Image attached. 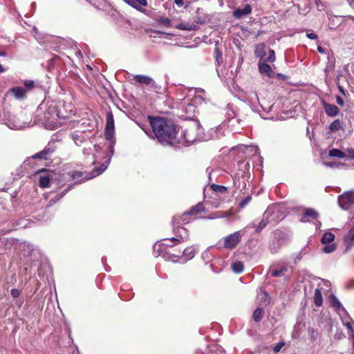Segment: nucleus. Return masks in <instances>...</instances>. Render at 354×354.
Listing matches in <instances>:
<instances>
[{
  "mask_svg": "<svg viewBox=\"0 0 354 354\" xmlns=\"http://www.w3.org/2000/svg\"><path fill=\"white\" fill-rule=\"evenodd\" d=\"M115 125L113 115L111 111L106 113V122L104 129V136L109 142L108 145H95L93 153V161L92 165L101 164L104 160L109 159V164L114 152V145L115 143Z\"/></svg>",
  "mask_w": 354,
  "mask_h": 354,
  "instance_id": "obj_1",
  "label": "nucleus"
},
{
  "mask_svg": "<svg viewBox=\"0 0 354 354\" xmlns=\"http://www.w3.org/2000/svg\"><path fill=\"white\" fill-rule=\"evenodd\" d=\"M150 123L153 132L160 144L174 145L177 132L176 126L171 121L156 117L150 118Z\"/></svg>",
  "mask_w": 354,
  "mask_h": 354,
  "instance_id": "obj_2",
  "label": "nucleus"
},
{
  "mask_svg": "<svg viewBox=\"0 0 354 354\" xmlns=\"http://www.w3.org/2000/svg\"><path fill=\"white\" fill-rule=\"evenodd\" d=\"M202 133L203 129L198 120H194L189 122L183 132L185 143L187 145L194 143L197 140L201 139Z\"/></svg>",
  "mask_w": 354,
  "mask_h": 354,
  "instance_id": "obj_3",
  "label": "nucleus"
},
{
  "mask_svg": "<svg viewBox=\"0 0 354 354\" xmlns=\"http://www.w3.org/2000/svg\"><path fill=\"white\" fill-rule=\"evenodd\" d=\"M71 137L77 146H82L88 139V123L86 120L81 122L75 129L71 133Z\"/></svg>",
  "mask_w": 354,
  "mask_h": 354,
  "instance_id": "obj_4",
  "label": "nucleus"
},
{
  "mask_svg": "<svg viewBox=\"0 0 354 354\" xmlns=\"http://www.w3.org/2000/svg\"><path fill=\"white\" fill-rule=\"evenodd\" d=\"M64 105V100H54L48 102L46 104L47 109L44 112L45 118L50 119V118L57 117L60 119H65V113L62 112L61 106Z\"/></svg>",
  "mask_w": 354,
  "mask_h": 354,
  "instance_id": "obj_5",
  "label": "nucleus"
},
{
  "mask_svg": "<svg viewBox=\"0 0 354 354\" xmlns=\"http://www.w3.org/2000/svg\"><path fill=\"white\" fill-rule=\"evenodd\" d=\"M22 116V114L19 115H8L4 119V122L11 129H22L26 127H28V122L21 120Z\"/></svg>",
  "mask_w": 354,
  "mask_h": 354,
  "instance_id": "obj_6",
  "label": "nucleus"
},
{
  "mask_svg": "<svg viewBox=\"0 0 354 354\" xmlns=\"http://www.w3.org/2000/svg\"><path fill=\"white\" fill-rule=\"evenodd\" d=\"M243 233L241 231L235 232L224 238L223 248L227 250L234 248L241 241Z\"/></svg>",
  "mask_w": 354,
  "mask_h": 354,
  "instance_id": "obj_7",
  "label": "nucleus"
},
{
  "mask_svg": "<svg viewBox=\"0 0 354 354\" xmlns=\"http://www.w3.org/2000/svg\"><path fill=\"white\" fill-rule=\"evenodd\" d=\"M338 203L341 208L348 209L354 205V191L346 192L338 198Z\"/></svg>",
  "mask_w": 354,
  "mask_h": 354,
  "instance_id": "obj_8",
  "label": "nucleus"
},
{
  "mask_svg": "<svg viewBox=\"0 0 354 354\" xmlns=\"http://www.w3.org/2000/svg\"><path fill=\"white\" fill-rule=\"evenodd\" d=\"M174 223H176L178 225V227L175 230L177 237H173L171 238L169 241L174 242V245H176L182 241H185L189 239V233L188 230L184 227H180L178 225L180 223H177L176 222H174ZM167 246L172 247L173 245L165 243Z\"/></svg>",
  "mask_w": 354,
  "mask_h": 354,
  "instance_id": "obj_9",
  "label": "nucleus"
},
{
  "mask_svg": "<svg viewBox=\"0 0 354 354\" xmlns=\"http://www.w3.org/2000/svg\"><path fill=\"white\" fill-rule=\"evenodd\" d=\"M274 212V207H269L264 212L261 220L257 225L255 223L252 224V227L256 228V231L257 232L262 230L270 222L269 218L272 216V214Z\"/></svg>",
  "mask_w": 354,
  "mask_h": 354,
  "instance_id": "obj_10",
  "label": "nucleus"
},
{
  "mask_svg": "<svg viewBox=\"0 0 354 354\" xmlns=\"http://www.w3.org/2000/svg\"><path fill=\"white\" fill-rule=\"evenodd\" d=\"M55 151V146L54 142H49L44 149L34 154L32 158H40L43 160H48L50 158L52 154Z\"/></svg>",
  "mask_w": 354,
  "mask_h": 354,
  "instance_id": "obj_11",
  "label": "nucleus"
},
{
  "mask_svg": "<svg viewBox=\"0 0 354 354\" xmlns=\"http://www.w3.org/2000/svg\"><path fill=\"white\" fill-rule=\"evenodd\" d=\"M204 210V207L203 204L198 203L196 206L193 207L192 209L188 212H185L182 215V216H176L173 218V222H176L177 223H180V220H182L183 222H187L186 218L188 215H195L197 214Z\"/></svg>",
  "mask_w": 354,
  "mask_h": 354,
  "instance_id": "obj_12",
  "label": "nucleus"
},
{
  "mask_svg": "<svg viewBox=\"0 0 354 354\" xmlns=\"http://www.w3.org/2000/svg\"><path fill=\"white\" fill-rule=\"evenodd\" d=\"M109 165V159L104 160L101 164L93 165V168L90 171V179L97 177L103 173Z\"/></svg>",
  "mask_w": 354,
  "mask_h": 354,
  "instance_id": "obj_13",
  "label": "nucleus"
},
{
  "mask_svg": "<svg viewBox=\"0 0 354 354\" xmlns=\"http://www.w3.org/2000/svg\"><path fill=\"white\" fill-rule=\"evenodd\" d=\"M319 217L318 212L314 209L308 208L305 209V212L301 216L300 221L303 223L313 222L317 221Z\"/></svg>",
  "mask_w": 354,
  "mask_h": 354,
  "instance_id": "obj_14",
  "label": "nucleus"
},
{
  "mask_svg": "<svg viewBox=\"0 0 354 354\" xmlns=\"http://www.w3.org/2000/svg\"><path fill=\"white\" fill-rule=\"evenodd\" d=\"M133 79L137 83L140 84L150 85L151 87L154 88H158L157 84L154 82V80L149 76L143 75H136L134 76Z\"/></svg>",
  "mask_w": 354,
  "mask_h": 354,
  "instance_id": "obj_15",
  "label": "nucleus"
},
{
  "mask_svg": "<svg viewBox=\"0 0 354 354\" xmlns=\"http://www.w3.org/2000/svg\"><path fill=\"white\" fill-rule=\"evenodd\" d=\"M67 176L75 183H81L86 179V174L80 171H71L67 174Z\"/></svg>",
  "mask_w": 354,
  "mask_h": 354,
  "instance_id": "obj_16",
  "label": "nucleus"
},
{
  "mask_svg": "<svg viewBox=\"0 0 354 354\" xmlns=\"http://www.w3.org/2000/svg\"><path fill=\"white\" fill-rule=\"evenodd\" d=\"M16 99L22 100L25 98L27 89L21 86H15L9 90Z\"/></svg>",
  "mask_w": 354,
  "mask_h": 354,
  "instance_id": "obj_17",
  "label": "nucleus"
},
{
  "mask_svg": "<svg viewBox=\"0 0 354 354\" xmlns=\"http://www.w3.org/2000/svg\"><path fill=\"white\" fill-rule=\"evenodd\" d=\"M252 8L249 4L245 5L243 8H237L234 10L233 16L235 18L240 19L251 13Z\"/></svg>",
  "mask_w": 354,
  "mask_h": 354,
  "instance_id": "obj_18",
  "label": "nucleus"
},
{
  "mask_svg": "<svg viewBox=\"0 0 354 354\" xmlns=\"http://www.w3.org/2000/svg\"><path fill=\"white\" fill-rule=\"evenodd\" d=\"M323 105L326 113L330 117L336 116L339 112V108L335 104H330L323 102Z\"/></svg>",
  "mask_w": 354,
  "mask_h": 354,
  "instance_id": "obj_19",
  "label": "nucleus"
},
{
  "mask_svg": "<svg viewBox=\"0 0 354 354\" xmlns=\"http://www.w3.org/2000/svg\"><path fill=\"white\" fill-rule=\"evenodd\" d=\"M266 61L260 60L259 63V70L261 74L266 75L271 77L273 76V71L271 67L266 63Z\"/></svg>",
  "mask_w": 354,
  "mask_h": 354,
  "instance_id": "obj_20",
  "label": "nucleus"
},
{
  "mask_svg": "<svg viewBox=\"0 0 354 354\" xmlns=\"http://www.w3.org/2000/svg\"><path fill=\"white\" fill-rule=\"evenodd\" d=\"M344 244L346 250L351 249L354 245V227H352L344 236Z\"/></svg>",
  "mask_w": 354,
  "mask_h": 354,
  "instance_id": "obj_21",
  "label": "nucleus"
},
{
  "mask_svg": "<svg viewBox=\"0 0 354 354\" xmlns=\"http://www.w3.org/2000/svg\"><path fill=\"white\" fill-rule=\"evenodd\" d=\"M127 3L136 8L137 10L144 12L145 10L142 7L147 6V0H129Z\"/></svg>",
  "mask_w": 354,
  "mask_h": 354,
  "instance_id": "obj_22",
  "label": "nucleus"
},
{
  "mask_svg": "<svg viewBox=\"0 0 354 354\" xmlns=\"http://www.w3.org/2000/svg\"><path fill=\"white\" fill-rule=\"evenodd\" d=\"M62 112L65 113V119L70 118L72 115L75 114V106L71 102H66L64 101V105L61 106Z\"/></svg>",
  "mask_w": 354,
  "mask_h": 354,
  "instance_id": "obj_23",
  "label": "nucleus"
},
{
  "mask_svg": "<svg viewBox=\"0 0 354 354\" xmlns=\"http://www.w3.org/2000/svg\"><path fill=\"white\" fill-rule=\"evenodd\" d=\"M330 299L331 306L333 308H335L336 309V310L341 309L349 319L351 318L349 317L347 311L346 310V309L344 307H342L340 301L338 300V299L335 295H330Z\"/></svg>",
  "mask_w": 354,
  "mask_h": 354,
  "instance_id": "obj_24",
  "label": "nucleus"
},
{
  "mask_svg": "<svg viewBox=\"0 0 354 354\" xmlns=\"http://www.w3.org/2000/svg\"><path fill=\"white\" fill-rule=\"evenodd\" d=\"M50 176L49 174L44 173L39 176V185L41 187L46 188L50 185Z\"/></svg>",
  "mask_w": 354,
  "mask_h": 354,
  "instance_id": "obj_25",
  "label": "nucleus"
},
{
  "mask_svg": "<svg viewBox=\"0 0 354 354\" xmlns=\"http://www.w3.org/2000/svg\"><path fill=\"white\" fill-rule=\"evenodd\" d=\"M254 54L256 57H259L260 60L266 56V46L264 44H259L256 46Z\"/></svg>",
  "mask_w": 354,
  "mask_h": 354,
  "instance_id": "obj_26",
  "label": "nucleus"
},
{
  "mask_svg": "<svg viewBox=\"0 0 354 354\" xmlns=\"http://www.w3.org/2000/svg\"><path fill=\"white\" fill-rule=\"evenodd\" d=\"M328 156L330 157L338 158H344L346 157V154L344 151L333 148L330 149L328 152Z\"/></svg>",
  "mask_w": 354,
  "mask_h": 354,
  "instance_id": "obj_27",
  "label": "nucleus"
},
{
  "mask_svg": "<svg viewBox=\"0 0 354 354\" xmlns=\"http://www.w3.org/2000/svg\"><path fill=\"white\" fill-rule=\"evenodd\" d=\"M330 132H336L339 130H344V126L339 120H335L329 127Z\"/></svg>",
  "mask_w": 354,
  "mask_h": 354,
  "instance_id": "obj_28",
  "label": "nucleus"
},
{
  "mask_svg": "<svg viewBox=\"0 0 354 354\" xmlns=\"http://www.w3.org/2000/svg\"><path fill=\"white\" fill-rule=\"evenodd\" d=\"M183 254L185 258V259L183 260V262H185V261L194 258V257L195 255V250H194V248L189 247L184 250Z\"/></svg>",
  "mask_w": 354,
  "mask_h": 354,
  "instance_id": "obj_29",
  "label": "nucleus"
},
{
  "mask_svg": "<svg viewBox=\"0 0 354 354\" xmlns=\"http://www.w3.org/2000/svg\"><path fill=\"white\" fill-rule=\"evenodd\" d=\"M314 302L317 306H321L323 303L322 294L321 290L318 288L315 290Z\"/></svg>",
  "mask_w": 354,
  "mask_h": 354,
  "instance_id": "obj_30",
  "label": "nucleus"
},
{
  "mask_svg": "<svg viewBox=\"0 0 354 354\" xmlns=\"http://www.w3.org/2000/svg\"><path fill=\"white\" fill-rule=\"evenodd\" d=\"M176 28L179 30H195L196 29V26L194 24H189L188 23H180L178 24L176 26Z\"/></svg>",
  "mask_w": 354,
  "mask_h": 354,
  "instance_id": "obj_31",
  "label": "nucleus"
},
{
  "mask_svg": "<svg viewBox=\"0 0 354 354\" xmlns=\"http://www.w3.org/2000/svg\"><path fill=\"white\" fill-rule=\"evenodd\" d=\"M335 239V235L331 232L325 233L322 238V243L323 244H328L333 242Z\"/></svg>",
  "mask_w": 354,
  "mask_h": 354,
  "instance_id": "obj_32",
  "label": "nucleus"
},
{
  "mask_svg": "<svg viewBox=\"0 0 354 354\" xmlns=\"http://www.w3.org/2000/svg\"><path fill=\"white\" fill-rule=\"evenodd\" d=\"M244 266L241 261H235L232 264V270L237 274H239L243 271Z\"/></svg>",
  "mask_w": 354,
  "mask_h": 354,
  "instance_id": "obj_33",
  "label": "nucleus"
},
{
  "mask_svg": "<svg viewBox=\"0 0 354 354\" xmlns=\"http://www.w3.org/2000/svg\"><path fill=\"white\" fill-rule=\"evenodd\" d=\"M262 317H263V309L260 308H257L254 311L253 315H252L253 319L255 322H258L262 319Z\"/></svg>",
  "mask_w": 354,
  "mask_h": 354,
  "instance_id": "obj_34",
  "label": "nucleus"
},
{
  "mask_svg": "<svg viewBox=\"0 0 354 354\" xmlns=\"http://www.w3.org/2000/svg\"><path fill=\"white\" fill-rule=\"evenodd\" d=\"M164 258L167 261L177 262L178 261L179 259H182V257L174 254L166 253L165 254H164Z\"/></svg>",
  "mask_w": 354,
  "mask_h": 354,
  "instance_id": "obj_35",
  "label": "nucleus"
},
{
  "mask_svg": "<svg viewBox=\"0 0 354 354\" xmlns=\"http://www.w3.org/2000/svg\"><path fill=\"white\" fill-rule=\"evenodd\" d=\"M324 165H326V167H328L330 168H339V167L344 166V163H342V162H337V161H333V162H324Z\"/></svg>",
  "mask_w": 354,
  "mask_h": 354,
  "instance_id": "obj_36",
  "label": "nucleus"
},
{
  "mask_svg": "<svg viewBox=\"0 0 354 354\" xmlns=\"http://www.w3.org/2000/svg\"><path fill=\"white\" fill-rule=\"evenodd\" d=\"M325 245H326L323 248V251L325 253H327V254L331 253L336 250V245L334 243H332V244L328 243V244H325Z\"/></svg>",
  "mask_w": 354,
  "mask_h": 354,
  "instance_id": "obj_37",
  "label": "nucleus"
},
{
  "mask_svg": "<svg viewBox=\"0 0 354 354\" xmlns=\"http://www.w3.org/2000/svg\"><path fill=\"white\" fill-rule=\"evenodd\" d=\"M212 188L214 192H216L224 193L227 191V188L225 187L216 184L212 185Z\"/></svg>",
  "mask_w": 354,
  "mask_h": 354,
  "instance_id": "obj_38",
  "label": "nucleus"
},
{
  "mask_svg": "<svg viewBox=\"0 0 354 354\" xmlns=\"http://www.w3.org/2000/svg\"><path fill=\"white\" fill-rule=\"evenodd\" d=\"M185 111L187 113V114H192L193 113H195L196 111V106L192 104V103H189L185 108Z\"/></svg>",
  "mask_w": 354,
  "mask_h": 354,
  "instance_id": "obj_39",
  "label": "nucleus"
},
{
  "mask_svg": "<svg viewBox=\"0 0 354 354\" xmlns=\"http://www.w3.org/2000/svg\"><path fill=\"white\" fill-rule=\"evenodd\" d=\"M216 60L217 64L220 65L223 62L222 53L218 48H215Z\"/></svg>",
  "mask_w": 354,
  "mask_h": 354,
  "instance_id": "obj_40",
  "label": "nucleus"
},
{
  "mask_svg": "<svg viewBox=\"0 0 354 354\" xmlns=\"http://www.w3.org/2000/svg\"><path fill=\"white\" fill-rule=\"evenodd\" d=\"M275 60V53L274 50L270 49L268 50V55L265 59L266 62H273Z\"/></svg>",
  "mask_w": 354,
  "mask_h": 354,
  "instance_id": "obj_41",
  "label": "nucleus"
},
{
  "mask_svg": "<svg viewBox=\"0 0 354 354\" xmlns=\"http://www.w3.org/2000/svg\"><path fill=\"white\" fill-rule=\"evenodd\" d=\"M228 215V214L225 212H218L215 214H213L212 216L209 217L210 219H214L218 218H223Z\"/></svg>",
  "mask_w": 354,
  "mask_h": 354,
  "instance_id": "obj_42",
  "label": "nucleus"
},
{
  "mask_svg": "<svg viewBox=\"0 0 354 354\" xmlns=\"http://www.w3.org/2000/svg\"><path fill=\"white\" fill-rule=\"evenodd\" d=\"M342 321L343 324L351 331V334H353L354 329L352 325V322H346L345 319L342 317Z\"/></svg>",
  "mask_w": 354,
  "mask_h": 354,
  "instance_id": "obj_43",
  "label": "nucleus"
},
{
  "mask_svg": "<svg viewBox=\"0 0 354 354\" xmlns=\"http://www.w3.org/2000/svg\"><path fill=\"white\" fill-rule=\"evenodd\" d=\"M286 270V269L285 268H281L280 269H277V270H272L271 272V275L272 277H277L280 276Z\"/></svg>",
  "mask_w": 354,
  "mask_h": 354,
  "instance_id": "obj_44",
  "label": "nucleus"
},
{
  "mask_svg": "<svg viewBox=\"0 0 354 354\" xmlns=\"http://www.w3.org/2000/svg\"><path fill=\"white\" fill-rule=\"evenodd\" d=\"M346 154V157L349 159H354V149L348 148L344 151Z\"/></svg>",
  "mask_w": 354,
  "mask_h": 354,
  "instance_id": "obj_45",
  "label": "nucleus"
},
{
  "mask_svg": "<svg viewBox=\"0 0 354 354\" xmlns=\"http://www.w3.org/2000/svg\"><path fill=\"white\" fill-rule=\"evenodd\" d=\"M250 200H251L250 196L246 197L245 199L241 201V202L240 203V207H245L248 205V203L250 201Z\"/></svg>",
  "mask_w": 354,
  "mask_h": 354,
  "instance_id": "obj_46",
  "label": "nucleus"
},
{
  "mask_svg": "<svg viewBox=\"0 0 354 354\" xmlns=\"http://www.w3.org/2000/svg\"><path fill=\"white\" fill-rule=\"evenodd\" d=\"M10 294L14 298H17L19 296L20 292L18 289L14 288L10 290Z\"/></svg>",
  "mask_w": 354,
  "mask_h": 354,
  "instance_id": "obj_47",
  "label": "nucleus"
},
{
  "mask_svg": "<svg viewBox=\"0 0 354 354\" xmlns=\"http://www.w3.org/2000/svg\"><path fill=\"white\" fill-rule=\"evenodd\" d=\"M24 85L27 88H31L34 86V82L32 80H26Z\"/></svg>",
  "mask_w": 354,
  "mask_h": 354,
  "instance_id": "obj_48",
  "label": "nucleus"
},
{
  "mask_svg": "<svg viewBox=\"0 0 354 354\" xmlns=\"http://www.w3.org/2000/svg\"><path fill=\"white\" fill-rule=\"evenodd\" d=\"M160 22L162 24H164L165 26H171V21L168 18H162L160 19Z\"/></svg>",
  "mask_w": 354,
  "mask_h": 354,
  "instance_id": "obj_49",
  "label": "nucleus"
},
{
  "mask_svg": "<svg viewBox=\"0 0 354 354\" xmlns=\"http://www.w3.org/2000/svg\"><path fill=\"white\" fill-rule=\"evenodd\" d=\"M283 346V343H279V344H277L273 348L274 351L275 353H278L281 350V348H282Z\"/></svg>",
  "mask_w": 354,
  "mask_h": 354,
  "instance_id": "obj_50",
  "label": "nucleus"
},
{
  "mask_svg": "<svg viewBox=\"0 0 354 354\" xmlns=\"http://www.w3.org/2000/svg\"><path fill=\"white\" fill-rule=\"evenodd\" d=\"M310 335L311 339H315L317 337V332L315 330H314L313 328L310 329Z\"/></svg>",
  "mask_w": 354,
  "mask_h": 354,
  "instance_id": "obj_51",
  "label": "nucleus"
},
{
  "mask_svg": "<svg viewBox=\"0 0 354 354\" xmlns=\"http://www.w3.org/2000/svg\"><path fill=\"white\" fill-rule=\"evenodd\" d=\"M306 36L310 39H316L317 38V35L314 32L307 33Z\"/></svg>",
  "mask_w": 354,
  "mask_h": 354,
  "instance_id": "obj_52",
  "label": "nucleus"
},
{
  "mask_svg": "<svg viewBox=\"0 0 354 354\" xmlns=\"http://www.w3.org/2000/svg\"><path fill=\"white\" fill-rule=\"evenodd\" d=\"M175 3L178 6V7H182L184 5V1L183 0H174Z\"/></svg>",
  "mask_w": 354,
  "mask_h": 354,
  "instance_id": "obj_53",
  "label": "nucleus"
},
{
  "mask_svg": "<svg viewBox=\"0 0 354 354\" xmlns=\"http://www.w3.org/2000/svg\"><path fill=\"white\" fill-rule=\"evenodd\" d=\"M336 102L340 106L344 105V100L339 96L337 97Z\"/></svg>",
  "mask_w": 354,
  "mask_h": 354,
  "instance_id": "obj_54",
  "label": "nucleus"
},
{
  "mask_svg": "<svg viewBox=\"0 0 354 354\" xmlns=\"http://www.w3.org/2000/svg\"><path fill=\"white\" fill-rule=\"evenodd\" d=\"M71 187V185H70L68 187V188H67V189H66L62 192V195L59 198H57V200H58V199H59L62 196H63V195H64L66 193H67V192H68V189H69Z\"/></svg>",
  "mask_w": 354,
  "mask_h": 354,
  "instance_id": "obj_55",
  "label": "nucleus"
},
{
  "mask_svg": "<svg viewBox=\"0 0 354 354\" xmlns=\"http://www.w3.org/2000/svg\"><path fill=\"white\" fill-rule=\"evenodd\" d=\"M317 50H318L320 53H325L324 49L322 46H318V47H317Z\"/></svg>",
  "mask_w": 354,
  "mask_h": 354,
  "instance_id": "obj_56",
  "label": "nucleus"
},
{
  "mask_svg": "<svg viewBox=\"0 0 354 354\" xmlns=\"http://www.w3.org/2000/svg\"><path fill=\"white\" fill-rule=\"evenodd\" d=\"M0 56L1 57H6V53L5 51L0 50Z\"/></svg>",
  "mask_w": 354,
  "mask_h": 354,
  "instance_id": "obj_57",
  "label": "nucleus"
},
{
  "mask_svg": "<svg viewBox=\"0 0 354 354\" xmlns=\"http://www.w3.org/2000/svg\"><path fill=\"white\" fill-rule=\"evenodd\" d=\"M5 68H3V66L0 64V73H2L3 72H5Z\"/></svg>",
  "mask_w": 354,
  "mask_h": 354,
  "instance_id": "obj_58",
  "label": "nucleus"
},
{
  "mask_svg": "<svg viewBox=\"0 0 354 354\" xmlns=\"http://www.w3.org/2000/svg\"><path fill=\"white\" fill-rule=\"evenodd\" d=\"M339 89L343 94H344V89L342 88V87L339 86Z\"/></svg>",
  "mask_w": 354,
  "mask_h": 354,
  "instance_id": "obj_59",
  "label": "nucleus"
},
{
  "mask_svg": "<svg viewBox=\"0 0 354 354\" xmlns=\"http://www.w3.org/2000/svg\"><path fill=\"white\" fill-rule=\"evenodd\" d=\"M76 54H77V55H80V57H82V53H81V52H80V50H79V51H77V52L76 53Z\"/></svg>",
  "mask_w": 354,
  "mask_h": 354,
  "instance_id": "obj_60",
  "label": "nucleus"
},
{
  "mask_svg": "<svg viewBox=\"0 0 354 354\" xmlns=\"http://www.w3.org/2000/svg\"><path fill=\"white\" fill-rule=\"evenodd\" d=\"M352 337H353V346L354 347V333H353V334H352Z\"/></svg>",
  "mask_w": 354,
  "mask_h": 354,
  "instance_id": "obj_61",
  "label": "nucleus"
},
{
  "mask_svg": "<svg viewBox=\"0 0 354 354\" xmlns=\"http://www.w3.org/2000/svg\"><path fill=\"white\" fill-rule=\"evenodd\" d=\"M86 149H83V153L86 154Z\"/></svg>",
  "mask_w": 354,
  "mask_h": 354,
  "instance_id": "obj_62",
  "label": "nucleus"
},
{
  "mask_svg": "<svg viewBox=\"0 0 354 354\" xmlns=\"http://www.w3.org/2000/svg\"><path fill=\"white\" fill-rule=\"evenodd\" d=\"M123 1H125L127 3L129 0H123Z\"/></svg>",
  "mask_w": 354,
  "mask_h": 354,
  "instance_id": "obj_63",
  "label": "nucleus"
}]
</instances>
